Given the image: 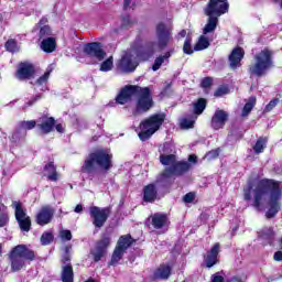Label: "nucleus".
I'll return each mask as SVG.
<instances>
[{"label":"nucleus","instance_id":"obj_1","mask_svg":"<svg viewBox=\"0 0 282 282\" xmlns=\"http://www.w3.org/2000/svg\"><path fill=\"white\" fill-rule=\"evenodd\" d=\"M245 202H252V206L256 210H261L263 200L269 197L268 210L265 212L267 219H273L281 210V183L273 178H249L247 185L242 189Z\"/></svg>","mask_w":282,"mask_h":282},{"label":"nucleus","instance_id":"obj_2","mask_svg":"<svg viewBox=\"0 0 282 282\" xmlns=\"http://www.w3.org/2000/svg\"><path fill=\"white\" fill-rule=\"evenodd\" d=\"M134 97H137V99L133 116L149 113V110L155 107L153 93L149 86L142 87L139 85L128 84L119 90L115 100L117 105H127V102H131Z\"/></svg>","mask_w":282,"mask_h":282},{"label":"nucleus","instance_id":"obj_3","mask_svg":"<svg viewBox=\"0 0 282 282\" xmlns=\"http://www.w3.org/2000/svg\"><path fill=\"white\" fill-rule=\"evenodd\" d=\"M98 169H101V171H111V169H113V154L105 149L90 152L85 159L80 171L82 173L91 175L96 173Z\"/></svg>","mask_w":282,"mask_h":282},{"label":"nucleus","instance_id":"obj_4","mask_svg":"<svg viewBox=\"0 0 282 282\" xmlns=\"http://www.w3.org/2000/svg\"><path fill=\"white\" fill-rule=\"evenodd\" d=\"M274 69V51L265 47L253 56V63L247 68L250 78H263Z\"/></svg>","mask_w":282,"mask_h":282},{"label":"nucleus","instance_id":"obj_5","mask_svg":"<svg viewBox=\"0 0 282 282\" xmlns=\"http://www.w3.org/2000/svg\"><path fill=\"white\" fill-rule=\"evenodd\" d=\"M9 260L11 263V272H21L28 263L36 260V251L28 247V245H17L9 252Z\"/></svg>","mask_w":282,"mask_h":282},{"label":"nucleus","instance_id":"obj_6","mask_svg":"<svg viewBox=\"0 0 282 282\" xmlns=\"http://www.w3.org/2000/svg\"><path fill=\"white\" fill-rule=\"evenodd\" d=\"M165 120L166 113L164 112L153 113L150 117L143 119L140 123L141 131L138 134L141 142L151 140L152 135L162 129V124H164Z\"/></svg>","mask_w":282,"mask_h":282},{"label":"nucleus","instance_id":"obj_7","mask_svg":"<svg viewBox=\"0 0 282 282\" xmlns=\"http://www.w3.org/2000/svg\"><path fill=\"white\" fill-rule=\"evenodd\" d=\"M133 243H135V239H133L131 234L120 236L109 261V265H118L127 250H129Z\"/></svg>","mask_w":282,"mask_h":282},{"label":"nucleus","instance_id":"obj_8","mask_svg":"<svg viewBox=\"0 0 282 282\" xmlns=\"http://www.w3.org/2000/svg\"><path fill=\"white\" fill-rule=\"evenodd\" d=\"M156 46L158 43L154 41H148L143 44L142 36L139 35L135 37L132 48L140 61H150L155 55Z\"/></svg>","mask_w":282,"mask_h":282},{"label":"nucleus","instance_id":"obj_9","mask_svg":"<svg viewBox=\"0 0 282 282\" xmlns=\"http://www.w3.org/2000/svg\"><path fill=\"white\" fill-rule=\"evenodd\" d=\"M111 246V236L109 234H102L100 239L95 242V247L90 250V254L95 263L102 261L107 257L109 247Z\"/></svg>","mask_w":282,"mask_h":282},{"label":"nucleus","instance_id":"obj_10","mask_svg":"<svg viewBox=\"0 0 282 282\" xmlns=\"http://www.w3.org/2000/svg\"><path fill=\"white\" fill-rule=\"evenodd\" d=\"M230 10V3L228 0H209L204 8L205 17H223Z\"/></svg>","mask_w":282,"mask_h":282},{"label":"nucleus","instance_id":"obj_11","mask_svg":"<svg viewBox=\"0 0 282 282\" xmlns=\"http://www.w3.org/2000/svg\"><path fill=\"white\" fill-rule=\"evenodd\" d=\"M15 220L18 221L21 232H30L32 230V218L23 209L21 202H13Z\"/></svg>","mask_w":282,"mask_h":282},{"label":"nucleus","instance_id":"obj_12","mask_svg":"<svg viewBox=\"0 0 282 282\" xmlns=\"http://www.w3.org/2000/svg\"><path fill=\"white\" fill-rule=\"evenodd\" d=\"M191 169H193L192 163L187 161H176L173 165L163 170V172L161 173V177L169 178V177H173V175L175 177H182L186 175V173H188Z\"/></svg>","mask_w":282,"mask_h":282},{"label":"nucleus","instance_id":"obj_13","mask_svg":"<svg viewBox=\"0 0 282 282\" xmlns=\"http://www.w3.org/2000/svg\"><path fill=\"white\" fill-rule=\"evenodd\" d=\"M173 30L166 25L164 22H159L155 28V34L158 39V47L159 50H164L169 47L171 41H173Z\"/></svg>","mask_w":282,"mask_h":282},{"label":"nucleus","instance_id":"obj_14","mask_svg":"<svg viewBox=\"0 0 282 282\" xmlns=\"http://www.w3.org/2000/svg\"><path fill=\"white\" fill-rule=\"evenodd\" d=\"M34 76H36V66L32 62L24 61L18 64L14 73L17 80H32Z\"/></svg>","mask_w":282,"mask_h":282},{"label":"nucleus","instance_id":"obj_15","mask_svg":"<svg viewBox=\"0 0 282 282\" xmlns=\"http://www.w3.org/2000/svg\"><path fill=\"white\" fill-rule=\"evenodd\" d=\"M90 218L93 220V226L95 228H102L105 224H107V219H109V215H111V208L104 207L100 208L98 206H91L89 208Z\"/></svg>","mask_w":282,"mask_h":282},{"label":"nucleus","instance_id":"obj_16","mask_svg":"<svg viewBox=\"0 0 282 282\" xmlns=\"http://www.w3.org/2000/svg\"><path fill=\"white\" fill-rule=\"evenodd\" d=\"M84 54L89 56V58H97V61H105L107 53L102 50V43L90 42L84 45Z\"/></svg>","mask_w":282,"mask_h":282},{"label":"nucleus","instance_id":"obj_17","mask_svg":"<svg viewBox=\"0 0 282 282\" xmlns=\"http://www.w3.org/2000/svg\"><path fill=\"white\" fill-rule=\"evenodd\" d=\"M54 127H56V119L54 117L43 115L37 119V129L41 135H48V133L54 131Z\"/></svg>","mask_w":282,"mask_h":282},{"label":"nucleus","instance_id":"obj_18","mask_svg":"<svg viewBox=\"0 0 282 282\" xmlns=\"http://www.w3.org/2000/svg\"><path fill=\"white\" fill-rule=\"evenodd\" d=\"M230 115L224 109H217L212 117L210 126L215 131H219V129H224L226 127V122H228V118Z\"/></svg>","mask_w":282,"mask_h":282},{"label":"nucleus","instance_id":"obj_19","mask_svg":"<svg viewBox=\"0 0 282 282\" xmlns=\"http://www.w3.org/2000/svg\"><path fill=\"white\" fill-rule=\"evenodd\" d=\"M246 56V51L241 46L235 47L228 56L230 69H239L241 67V61Z\"/></svg>","mask_w":282,"mask_h":282},{"label":"nucleus","instance_id":"obj_20","mask_svg":"<svg viewBox=\"0 0 282 282\" xmlns=\"http://www.w3.org/2000/svg\"><path fill=\"white\" fill-rule=\"evenodd\" d=\"M52 219H54V209L48 206L42 207L35 216L37 226H47V224H52Z\"/></svg>","mask_w":282,"mask_h":282},{"label":"nucleus","instance_id":"obj_21","mask_svg":"<svg viewBox=\"0 0 282 282\" xmlns=\"http://www.w3.org/2000/svg\"><path fill=\"white\" fill-rule=\"evenodd\" d=\"M221 252V243L216 242L205 257L206 268H213L219 263V253Z\"/></svg>","mask_w":282,"mask_h":282},{"label":"nucleus","instance_id":"obj_22","mask_svg":"<svg viewBox=\"0 0 282 282\" xmlns=\"http://www.w3.org/2000/svg\"><path fill=\"white\" fill-rule=\"evenodd\" d=\"M158 182L150 183L143 187V202L147 204H153L158 199Z\"/></svg>","mask_w":282,"mask_h":282},{"label":"nucleus","instance_id":"obj_23","mask_svg":"<svg viewBox=\"0 0 282 282\" xmlns=\"http://www.w3.org/2000/svg\"><path fill=\"white\" fill-rule=\"evenodd\" d=\"M171 221L169 220V216L162 213H155L152 216V226L155 230H162V228H166Z\"/></svg>","mask_w":282,"mask_h":282},{"label":"nucleus","instance_id":"obj_24","mask_svg":"<svg viewBox=\"0 0 282 282\" xmlns=\"http://www.w3.org/2000/svg\"><path fill=\"white\" fill-rule=\"evenodd\" d=\"M119 67L122 69V72L131 74L132 72H135L138 64L133 62L131 55H123L119 62Z\"/></svg>","mask_w":282,"mask_h":282},{"label":"nucleus","instance_id":"obj_25","mask_svg":"<svg viewBox=\"0 0 282 282\" xmlns=\"http://www.w3.org/2000/svg\"><path fill=\"white\" fill-rule=\"evenodd\" d=\"M44 172L47 173L46 177L48 182H58V171L56 170V164H54V160L48 161L44 165Z\"/></svg>","mask_w":282,"mask_h":282},{"label":"nucleus","instance_id":"obj_26","mask_svg":"<svg viewBox=\"0 0 282 282\" xmlns=\"http://www.w3.org/2000/svg\"><path fill=\"white\" fill-rule=\"evenodd\" d=\"M172 271H173V269L171 268V265L162 263L154 271L153 276H154V279H159L161 281H166V279H169V276H171Z\"/></svg>","mask_w":282,"mask_h":282},{"label":"nucleus","instance_id":"obj_27","mask_svg":"<svg viewBox=\"0 0 282 282\" xmlns=\"http://www.w3.org/2000/svg\"><path fill=\"white\" fill-rule=\"evenodd\" d=\"M207 23L203 28V34H212L217 30V25H219V15H207Z\"/></svg>","mask_w":282,"mask_h":282},{"label":"nucleus","instance_id":"obj_28","mask_svg":"<svg viewBox=\"0 0 282 282\" xmlns=\"http://www.w3.org/2000/svg\"><path fill=\"white\" fill-rule=\"evenodd\" d=\"M37 28H40V33H39L40 39L52 36V28L47 25V18L43 17L42 19H40L37 23Z\"/></svg>","mask_w":282,"mask_h":282},{"label":"nucleus","instance_id":"obj_29","mask_svg":"<svg viewBox=\"0 0 282 282\" xmlns=\"http://www.w3.org/2000/svg\"><path fill=\"white\" fill-rule=\"evenodd\" d=\"M61 279L62 282H74V267L72 263H67L62 268Z\"/></svg>","mask_w":282,"mask_h":282},{"label":"nucleus","instance_id":"obj_30","mask_svg":"<svg viewBox=\"0 0 282 282\" xmlns=\"http://www.w3.org/2000/svg\"><path fill=\"white\" fill-rule=\"evenodd\" d=\"M41 47L43 52L46 54H52V52L56 51V39L54 37H46L42 41Z\"/></svg>","mask_w":282,"mask_h":282},{"label":"nucleus","instance_id":"obj_31","mask_svg":"<svg viewBox=\"0 0 282 282\" xmlns=\"http://www.w3.org/2000/svg\"><path fill=\"white\" fill-rule=\"evenodd\" d=\"M260 235H261V239H264V241H267L269 246H272L274 243V236H275L274 228L264 227L260 231Z\"/></svg>","mask_w":282,"mask_h":282},{"label":"nucleus","instance_id":"obj_32","mask_svg":"<svg viewBox=\"0 0 282 282\" xmlns=\"http://www.w3.org/2000/svg\"><path fill=\"white\" fill-rule=\"evenodd\" d=\"M268 147V137H260L258 138L256 144L252 147L256 155H259L265 151Z\"/></svg>","mask_w":282,"mask_h":282},{"label":"nucleus","instance_id":"obj_33","mask_svg":"<svg viewBox=\"0 0 282 282\" xmlns=\"http://www.w3.org/2000/svg\"><path fill=\"white\" fill-rule=\"evenodd\" d=\"M208 106V100L206 98H198L196 102H194V113L195 116H202Z\"/></svg>","mask_w":282,"mask_h":282},{"label":"nucleus","instance_id":"obj_34","mask_svg":"<svg viewBox=\"0 0 282 282\" xmlns=\"http://www.w3.org/2000/svg\"><path fill=\"white\" fill-rule=\"evenodd\" d=\"M254 105H257V97L252 96L249 98V100L245 104L242 108V118L250 116V112L252 111V109H254Z\"/></svg>","mask_w":282,"mask_h":282},{"label":"nucleus","instance_id":"obj_35","mask_svg":"<svg viewBox=\"0 0 282 282\" xmlns=\"http://www.w3.org/2000/svg\"><path fill=\"white\" fill-rule=\"evenodd\" d=\"M208 47H210V42L208 41V37L200 35L197 43L194 45V51L202 52L204 50H208Z\"/></svg>","mask_w":282,"mask_h":282},{"label":"nucleus","instance_id":"obj_36","mask_svg":"<svg viewBox=\"0 0 282 282\" xmlns=\"http://www.w3.org/2000/svg\"><path fill=\"white\" fill-rule=\"evenodd\" d=\"M159 160L163 166H173L177 162V156L175 154H161Z\"/></svg>","mask_w":282,"mask_h":282},{"label":"nucleus","instance_id":"obj_37","mask_svg":"<svg viewBox=\"0 0 282 282\" xmlns=\"http://www.w3.org/2000/svg\"><path fill=\"white\" fill-rule=\"evenodd\" d=\"M4 50H7V52H10V54H17V52H19V42H17L15 39H9L4 43Z\"/></svg>","mask_w":282,"mask_h":282},{"label":"nucleus","instance_id":"obj_38","mask_svg":"<svg viewBox=\"0 0 282 282\" xmlns=\"http://www.w3.org/2000/svg\"><path fill=\"white\" fill-rule=\"evenodd\" d=\"M42 246H50L54 241V234L52 231H44L40 238Z\"/></svg>","mask_w":282,"mask_h":282},{"label":"nucleus","instance_id":"obj_39","mask_svg":"<svg viewBox=\"0 0 282 282\" xmlns=\"http://www.w3.org/2000/svg\"><path fill=\"white\" fill-rule=\"evenodd\" d=\"M37 124L39 122L36 120L20 121L21 129H25V131H32Z\"/></svg>","mask_w":282,"mask_h":282},{"label":"nucleus","instance_id":"obj_40","mask_svg":"<svg viewBox=\"0 0 282 282\" xmlns=\"http://www.w3.org/2000/svg\"><path fill=\"white\" fill-rule=\"evenodd\" d=\"M113 69V58L109 57L100 65V72H111Z\"/></svg>","mask_w":282,"mask_h":282},{"label":"nucleus","instance_id":"obj_41","mask_svg":"<svg viewBox=\"0 0 282 282\" xmlns=\"http://www.w3.org/2000/svg\"><path fill=\"white\" fill-rule=\"evenodd\" d=\"M192 42H193V40H191V37H187L183 45V52H184V54H187L188 56H191V54H193L195 52V48H193Z\"/></svg>","mask_w":282,"mask_h":282},{"label":"nucleus","instance_id":"obj_42","mask_svg":"<svg viewBox=\"0 0 282 282\" xmlns=\"http://www.w3.org/2000/svg\"><path fill=\"white\" fill-rule=\"evenodd\" d=\"M8 224H10V215L3 212V209L0 206V228H6Z\"/></svg>","mask_w":282,"mask_h":282},{"label":"nucleus","instance_id":"obj_43","mask_svg":"<svg viewBox=\"0 0 282 282\" xmlns=\"http://www.w3.org/2000/svg\"><path fill=\"white\" fill-rule=\"evenodd\" d=\"M230 94V89L228 86H219L216 91L214 93L215 98H221L223 96H226Z\"/></svg>","mask_w":282,"mask_h":282},{"label":"nucleus","instance_id":"obj_44","mask_svg":"<svg viewBox=\"0 0 282 282\" xmlns=\"http://www.w3.org/2000/svg\"><path fill=\"white\" fill-rule=\"evenodd\" d=\"M52 74V69L46 70L42 76L36 79V85H47V80H50V75Z\"/></svg>","mask_w":282,"mask_h":282},{"label":"nucleus","instance_id":"obj_45","mask_svg":"<svg viewBox=\"0 0 282 282\" xmlns=\"http://www.w3.org/2000/svg\"><path fill=\"white\" fill-rule=\"evenodd\" d=\"M166 61L164 59V57L162 55H159L155 59L154 63L152 65V70L153 72H158V69H160V67H162V65H164Z\"/></svg>","mask_w":282,"mask_h":282},{"label":"nucleus","instance_id":"obj_46","mask_svg":"<svg viewBox=\"0 0 282 282\" xmlns=\"http://www.w3.org/2000/svg\"><path fill=\"white\" fill-rule=\"evenodd\" d=\"M195 127V121L191 119H182L181 129H193Z\"/></svg>","mask_w":282,"mask_h":282},{"label":"nucleus","instance_id":"obj_47","mask_svg":"<svg viewBox=\"0 0 282 282\" xmlns=\"http://www.w3.org/2000/svg\"><path fill=\"white\" fill-rule=\"evenodd\" d=\"M133 25V20H131V14H127L121 18V28H131Z\"/></svg>","mask_w":282,"mask_h":282},{"label":"nucleus","instance_id":"obj_48","mask_svg":"<svg viewBox=\"0 0 282 282\" xmlns=\"http://www.w3.org/2000/svg\"><path fill=\"white\" fill-rule=\"evenodd\" d=\"M200 87H203V89L213 87V77H204L200 82Z\"/></svg>","mask_w":282,"mask_h":282},{"label":"nucleus","instance_id":"obj_49","mask_svg":"<svg viewBox=\"0 0 282 282\" xmlns=\"http://www.w3.org/2000/svg\"><path fill=\"white\" fill-rule=\"evenodd\" d=\"M59 237L63 241H72V231L69 229H64L59 232Z\"/></svg>","mask_w":282,"mask_h":282},{"label":"nucleus","instance_id":"obj_50","mask_svg":"<svg viewBox=\"0 0 282 282\" xmlns=\"http://www.w3.org/2000/svg\"><path fill=\"white\" fill-rule=\"evenodd\" d=\"M279 102H281V100L279 98H274L272 99L267 106H265V111L270 112L272 111V109H274V107H276V105H279Z\"/></svg>","mask_w":282,"mask_h":282},{"label":"nucleus","instance_id":"obj_51","mask_svg":"<svg viewBox=\"0 0 282 282\" xmlns=\"http://www.w3.org/2000/svg\"><path fill=\"white\" fill-rule=\"evenodd\" d=\"M183 202L185 204H193V202H195V192H189L185 194L183 197Z\"/></svg>","mask_w":282,"mask_h":282},{"label":"nucleus","instance_id":"obj_52","mask_svg":"<svg viewBox=\"0 0 282 282\" xmlns=\"http://www.w3.org/2000/svg\"><path fill=\"white\" fill-rule=\"evenodd\" d=\"M10 142H12L13 144H17V142H21V130H15L12 133Z\"/></svg>","mask_w":282,"mask_h":282},{"label":"nucleus","instance_id":"obj_53","mask_svg":"<svg viewBox=\"0 0 282 282\" xmlns=\"http://www.w3.org/2000/svg\"><path fill=\"white\" fill-rule=\"evenodd\" d=\"M43 96H41V94L35 95L25 104V107H32L33 105H36V102H39V100H41Z\"/></svg>","mask_w":282,"mask_h":282},{"label":"nucleus","instance_id":"obj_54","mask_svg":"<svg viewBox=\"0 0 282 282\" xmlns=\"http://www.w3.org/2000/svg\"><path fill=\"white\" fill-rule=\"evenodd\" d=\"M212 282H225V280L219 272H216L212 275Z\"/></svg>","mask_w":282,"mask_h":282},{"label":"nucleus","instance_id":"obj_55","mask_svg":"<svg viewBox=\"0 0 282 282\" xmlns=\"http://www.w3.org/2000/svg\"><path fill=\"white\" fill-rule=\"evenodd\" d=\"M220 153H221V149L217 148L215 150L209 151L208 155H210L214 160H216V158H219Z\"/></svg>","mask_w":282,"mask_h":282},{"label":"nucleus","instance_id":"obj_56","mask_svg":"<svg viewBox=\"0 0 282 282\" xmlns=\"http://www.w3.org/2000/svg\"><path fill=\"white\" fill-rule=\"evenodd\" d=\"M72 261V257L69 256V248H66V253L62 258V263H69Z\"/></svg>","mask_w":282,"mask_h":282},{"label":"nucleus","instance_id":"obj_57","mask_svg":"<svg viewBox=\"0 0 282 282\" xmlns=\"http://www.w3.org/2000/svg\"><path fill=\"white\" fill-rule=\"evenodd\" d=\"M175 50L172 48L167 52H165L162 56H163V59H165L166 63H169V58H171L174 54Z\"/></svg>","mask_w":282,"mask_h":282},{"label":"nucleus","instance_id":"obj_58","mask_svg":"<svg viewBox=\"0 0 282 282\" xmlns=\"http://www.w3.org/2000/svg\"><path fill=\"white\" fill-rule=\"evenodd\" d=\"M131 1H133V0H123L122 10L124 12H127V10H129V8H131Z\"/></svg>","mask_w":282,"mask_h":282},{"label":"nucleus","instance_id":"obj_59","mask_svg":"<svg viewBox=\"0 0 282 282\" xmlns=\"http://www.w3.org/2000/svg\"><path fill=\"white\" fill-rule=\"evenodd\" d=\"M54 129H56L57 133H64L65 132V129L63 128V124L62 123L56 124V121H55Z\"/></svg>","mask_w":282,"mask_h":282},{"label":"nucleus","instance_id":"obj_60","mask_svg":"<svg viewBox=\"0 0 282 282\" xmlns=\"http://www.w3.org/2000/svg\"><path fill=\"white\" fill-rule=\"evenodd\" d=\"M188 161V163L191 164H197V155H195V154H191L189 156H188V159H187Z\"/></svg>","mask_w":282,"mask_h":282},{"label":"nucleus","instance_id":"obj_61","mask_svg":"<svg viewBox=\"0 0 282 282\" xmlns=\"http://www.w3.org/2000/svg\"><path fill=\"white\" fill-rule=\"evenodd\" d=\"M273 259H274V261H282V251H276L273 254Z\"/></svg>","mask_w":282,"mask_h":282},{"label":"nucleus","instance_id":"obj_62","mask_svg":"<svg viewBox=\"0 0 282 282\" xmlns=\"http://www.w3.org/2000/svg\"><path fill=\"white\" fill-rule=\"evenodd\" d=\"M185 36H186V30L183 29V30H181V31L178 32V39H185Z\"/></svg>","mask_w":282,"mask_h":282},{"label":"nucleus","instance_id":"obj_63","mask_svg":"<svg viewBox=\"0 0 282 282\" xmlns=\"http://www.w3.org/2000/svg\"><path fill=\"white\" fill-rule=\"evenodd\" d=\"M75 212L76 213H83V205H76V207H75Z\"/></svg>","mask_w":282,"mask_h":282},{"label":"nucleus","instance_id":"obj_64","mask_svg":"<svg viewBox=\"0 0 282 282\" xmlns=\"http://www.w3.org/2000/svg\"><path fill=\"white\" fill-rule=\"evenodd\" d=\"M227 282H241V280L237 276H234V278L227 280Z\"/></svg>","mask_w":282,"mask_h":282}]
</instances>
